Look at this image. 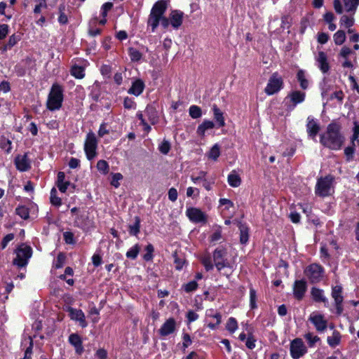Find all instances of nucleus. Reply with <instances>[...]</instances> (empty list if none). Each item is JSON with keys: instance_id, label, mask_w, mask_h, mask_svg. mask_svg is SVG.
<instances>
[{"instance_id": "43", "label": "nucleus", "mask_w": 359, "mask_h": 359, "mask_svg": "<svg viewBox=\"0 0 359 359\" xmlns=\"http://www.w3.org/2000/svg\"><path fill=\"white\" fill-rule=\"evenodd\" d=\"M344 6L348 12L355 11L359 5V0H344Z\"/></svg>"}, {"instance_id": "42", "label": "nucleus", "mask_w": 359, "mask_h": 359, "mask_svg": "<svg viewBox=\"0 0 359 359\" xmlns=\"http://www.w3.org/2000/svg\"><path fill=\"white\" fill-rule=\"evenodd\" d=\"M238 328V323L236 318L231 317L228 319L226 329L231 333H233Z\"/></svg>"}, {"instance_id": "63", "label": "nucleus", "mask_w": 359, "mask_h": 359, "mask_svg": "<svg viewBox=\"0 0 359 359\" xmlns=\"http://www.w3.org/2000/svg\"><path fill=\"white\" fill-rule=\"evenodd\" d=\"M354 128H353V134L351 137V144L353 146H355V141L358 140L359 137V124H358L356 122L354 123Z\"/></svg>"}, {"instance_id": "10", "label": "nucleus", "mask_w": 359, "mask_h": 359, "mask_svg": "<svg viewBox=\"0 0 359 359\" xmlns=\"http://www.w3.org/2000/svg\"><path fill=\"white\" fill-rule=\"evenodd\" d=\"M309 320L313 323L316 330L319 332H323L327 327V320L325 318L324 315L318 312L311 313Z\"/></svg>"}, {"instance_id": "60", "label": "nucleus", "mask_w": 359, "mask_h": 359, "mask_svg": "<svg viewBox=\"0 0 359 359\" xmlns=\"http://www.w3.org/2000/svg\"><path fill=\"white\" fill-rule=\"evenodd\" d=\"M123 106L127 109H131L135 108L136 104L132 98L126 97L123 101Z\"/></svg>"}, {"instance_id": "31", "label": "nucleus", "mask_w": 359, "mask_h": 359, "mask_svg": "<svg viewBox=\"0 0 359 359\" xmlns=\"http://www.w3.org/2000/svg\"><path fill=\"white\" fill-rule=\"evenodd\" d=\"M228 183L232 187H238L241 185V179L235 170H233L228 176Z\"/></svg>"}, {"instance_id": "20", "label": "nucleus", "mask_w": 359, "mask_h": 359, "mask_svg": "<svg viewBox=\"0 0 359 359\" xmlns=\"http://www.w3.org/2000/svg\"><path fill=\"white\" fill-rule=\"evenodd\" d=\"M316 61L318 63V67L323 73H327L330 69V65L327 62V57L325 52L320 51L318 53Z\"/></svg>"}, {"instance_id": "59", "label": "nucleus", "mask_w": 359, "mask_h": 359, "mask_svg": "<svg viewBox=\"0 0 359 359\" xmlns=\"http://www.w3.org/2000/svg\"><path fill=\"white\" fill-rule=\"evenodd\" d=\"M355 152V146L347 147L344 149V154L346 156L347 161H351L353 158V154Z\"/></svg>"}, {"instance_id": "27", "label": "nucleus", "mask_w": 359, "mask_h": 359, "mask_svg": "<svg viewBox=\"0 0 359 359\" xmlns=\"http://www.w3.org/2000/svg\"><path fill=\"white\" fill-rule=\"evenodd\" d=\"M134 219V223L128 225V231L131 236H137L140 231V218L136 216Z\"/></svg>"}, {"instance_id": "39", "label": "nucleus", "mask_w": 359, "mask_h": 359, "mask_svg": "<svg viewBox=\"0 0 359 359\" xmlns=\"http://www.w3.org/2000/svg\"><path fill=\"white\" fill-rule=\"evenodd\" d=\"M128 54L133 62H138L142 58V53L135 48L130 47L128 48Z\"/></svg>"}, {"instance_id": "12", "label": "nucleus", "mask_w": 359, "mask_h": 359, "mask_svg": "<svg viewBox=\"0 0 359 359\" xmlns=\"http://www.w3.org/2000/svg\"><path fill=\"white\" fill-rule=\"evenodd\" d=\"M186 215L190 221L194 223L206 222L207 217L200 209L196 208H189L187 209Z\"/></svg>"}, {"instance_id": "16", "label": "nucleus", "mask_w": 359, "mask_h": 359, "mask_svg": "<svg viewBox=\"0 0 359 359\" xmlns=\"http://www.w3.org/2000/svg\"><path fill=\"white\" fill-rule=\"evenodd\" d=\"M15 164L17 169L21 172L27 171L30 169V161L28 159L27 154L23 156L18 155L15 157Z\"/></svg>"}, {"instance_id": "62", "label": "nucleus", "mask_w": 359, "mask_h": 359, "mask_svg": "<svg viewBox=\"0 0 359 359\" xmlns=\"http://www.w3.org/2000/svg\"><path fill=\"white\" fill-rule=\"evenodd\" d=\"M9 27L8 25L2 24L0 25V40L6 38L8 34Z\"/></svg>"}, {"instance_id": "7", "label": "nucleus", "mask_w": 359, "mask_h": 359, "mask_svg": "<svg viewBox=\"0 0 359 359\" xmlns=\"http://www.w3.org/2000/svg\"><path fill=\"white\" fill-rule=\"evenodd\" d=\"M97 147V140L96 136L93 132L90 131L86 135V139L84 144V151L88 160L90 161L96 156Z\"/></svg>"}, {"instance_id": "34", "label": "nucleus", "mask_w": 359, "mask_h": 359, "mask_svg": "<svg viewBox=\"0 0 359 359\" xmlns=\"http://www.w3.org/2000/svg\"><path fill=\"white\" fill-rule=\"evenodd\" d=\"M342 293V287L341 285H336L332 287V297L334 299L335 302L342 303L343 302V296Z\"/></svg>"}, {"instance_id": "3", "label": "nucleus", "mask_w": 359, "mask_h": 359, "mask_svg": "<svg viewBox=\"0 0 359 359\" xmlns=\"http://www.w3.org/2000/svg\"><path fill=\"white\" fill-rule=\"evenodd\" d=\"M15 253L16 254V257L13 260V264L20 268L25 267L32 255V248L22 243L15 250Z\"/></svg>"}, {"instance_id": "19", "label": "nucleus", "mask_w": 359, "mask_h": 359, "mask_svg": "<svg viewBox=\"0 0 359 359\" xmlns=\"http://www.w3.org/2000/svg\"><path fill=\"white\" fill-rule=\"evenodd\" d=\"M184 13L179 10L172 11L170 14V20L174 29H178L182 24Z\"/></svg>"}, {"instance_id": "49", "label": "nucleus", "mask_w": 359, "mask_h": 359, "mask_svg": "<svg viewBox=\"0 0 359 359\" xmlns=\"http://www.w3.org/2000/svg\"><path fill=\"white\" fill-rule=\"evenodd\" d=\"M97 170L103 174H107L109 172V167L108 163L104 160H100L96 165Z\"/></svg>"}, {"instance_id": "50", "label": "nucleus", "mask_w": 359, "mask_h": 359, "mask_svg": "<svg viewBox=\"0 0 359 359\" xmlns=\"http://www.w3.org/2000/svg\"><path fill=\"white\" fill-rule=\"evenodd\" d=\"M182 287L187 293L195 291L198 287V283L196 280H191L187 284L183 285Z\"/></svg>"}, {"instance_id": "40", "label": "nucleus", "mask_w": 359, "mask_h": 359, "mask_svg": "<svg viewBox=\"0 0 359 359\" xmlns=\"http://www.w3.org/2000/svg\"><path fill=\"white\" fill-rule=\"evenodd\" d=\"M50 203L55 206H60L62 204V200L60 197L57 196V190L53 188L50 191Z\"/></svg>"}, {"instance_id": "25", "label": "nucleus", "mask_w": 359, "mask_h": 359, "mask_svg": "<svg viewBox=\"0 0 359 359\" xmlns=\"http://www.w3.org/2000/svg\"><path fill=\"white\" fill-rule=\"evenodd\" d=\"M323 293L324 292L323 290L315 287H312L311 290V294L312 296V298L316 302H327V299L324 296Z\"/></svg>"}, {"instance_id": "21", "label": "nucleus", "mask_w": 359, "mask_h": 359, "mask_svg": "<svg viewBox=\"0 0 359 359\" xmlns=\"http://www.w3.org/2000/svg\"><path fill=\"white\" fill-rule=\"evenodd\" d=\"M167 6V1L159 0L154 4L151 8V13H152V14H156V15L161 18V16H163L165 12Z\"/></svg>"}, {"instance_id": "47", "label": "nucleus", "mask_w": 359, "mask_h": 359, "mask_svg": "<svg viewBox=\"0 0 359 359\" xmlns=\"http://www.w3.org/2000/svg\"><path fill=\"white\" fill-rule=\"evenodd\" d=\"M220 155L219 146L215 144L210 150L208 157L214 161H216Z\"/></svg>"}, {"instance_id": "6", "label": "nucleus", "mask_w": 359, "mask_h": 359, "mask_svg": "<svg viewBox=\"0 0 359 359\" xmlns=\"http://www.w3.org/2000/svg\"><path fill=\"white\" fill-rule=\"evenodd\" d=\"M304 273L311 283H317L323 278L324 269L320 264H311L306 268Z\"/></svg>"}, {"instance_id": "26", "label": "nucleus", "mask_w": 359, "mask_h": 359, "mask_svg": "<svg viewBox=\"0 0 359 359\" xmlns=\"http://www.w3.org/2000/svg\"><path fill=\"white\" fill-rule=\"evenodd\" d=\"M21 39V36L20 34H12L7 43L1 48V50L2 51H6L7 50H10L15 45L17 44V43Z\"/></svg>"}, {"instance_id": "46", "label": "nucleus", "mask_w": 359, "mask_h": 359, "mask_svg": "<svg viewBox=\"0 0 359 359\" xmlns=\"http://www.w3.org/2000/svg\"><path fill=\"white\" fill-rule=\"evenodd\" d=\"M304 338L307 341L309 347L314 346L315 344L320 341V338L318 336H313V333L308 332L304 334Z\"/></svg>"}, {"instance_id": "58", "label": "nucleus", "mask_w": 359, "mask_h": 359, "mask_svg": "<svg viewBox=\"0 0 359 359\" xmlns=\"http://www.w3.org/2000/svg\"><path fill=\"white\" fill-rule=\"evenodd\" d=\"M121 179H123V175L121 173H114L112 175V180L111 181V184L116 188L118 187L120 185L118 181Z\"/></svg>"}, {"instance_id": "11", "label": "nucleus", "mask_w": 359, "mask_h": 359, "mask_svg": "<svg viewBox=\"0 0 359 359\" xmlns=\"http://www.w3.org/2000/svg\"><path fill=\"white\" fill-rule=\"evenodd\" d=\"M226 255V251L223 248H217L213 252V260L218 271H221L224 267L229 266V263L225 259Z\"/></svg>"}, {"instance_id": "4", "label": "nucleus", "mask_w": 359, "mask_h": 359, "mask_svg": "<svg viewBox=\"0 0 359 359\" xmlns=\"http://www.w3.org/2000/svg\"><path fill=\"white\" fill-rule=\"evenodd\" d=\"M306 97V93L299 90H293L284 99V104L288 111L294 109L298 104L303 102Z\"/></svg>"}, {"instance_id": "33", "label": "nucleus", "mask_w": 359, "mask_h": 359, "mask_svg": "<svg viewBox=\"0 0 359 359\" xmlns=\"http://www.w3.org/2000/svg\"><path fill=\"white\" fill-rule=\"evenodd\" d=\"M297 81L299 82L300 87L303 90H306L308 88L309 81L306 78L305 71H304L303 69H299L297 74Z\"/></svg>"}, {"instance_id": "45", "label": "nucleus", "mask_w": 359, "mask_h": 359, "mask_svg": "<svg viewBox=\"0 0 359 359\" xmlns=\"http://www.w3.org/2000/svg\"><path fill=\"white\" fill-rule=\"evenodd\" d=\"M140 250L139 245H135L126 252V257L131 259H135L139 254Z\"/></svg>"}, {"instance_id": "30", "label": "nucleus", "mask_w": 359, "mask_h": 359, "mask_svg": "<svg viewBox=\"0 0 359 359\" xmlns=\"http://www.w3.org/2000/svg\"><path fill=\"white\" fill-rule=\"evenodd\" d=\"M240 242L241 244H246L249 239V229L245 224H240Z\"/></svg>"}, {"instance_id": "52", "label": "nucleus", "mask_w": 359, "mask_h": 359, "mask_svg": "<svg viewBox=\"0 0 359 359\" xmlns=\"http://www.w3.org/2000/svg\"><path fill=\"white\" fill-rule=\"evenodd\" d=\"M257 294L255 290L250 287V305L252 309L257 308L256 304Z\"/></svg>"}, {"instance_id": "29", "label": "nucleus", "mask_w": 359, "mask_h": 359, "mask_svg": "<svg viewBox=\"0 0 359 359\" xmlns=\"http://www.w3.org/2000/svg\"><path fill=\"white\" fill-rule=\"evenodd\" d=\"M70 72L76 79H81L85 76L84 67L78 65H74L71 68Z\"/></svg>"}, {"instance_id": "28", "label": "nucleus", "mask_w": 359, "mask_h": 359, "mask_svg": "<svg viewBox=\"0 0 359 359\" xmlns=\"http://www.w3.org/2000/svg\"><path fill=\"white\" fill-rule=\"evenodd\" d=\"M327 344L330 346L334 348L339 344L341 341V334L337 330H334L332 335L327 337Z\"/></svg>"}, {"instance_id": "38", "label": "nucleus", "mask_w": 359, "mask_h": 359, "mask_svg": "<svg viewBox=\"0 0 359 359\" xmlns=\"http://www.w3.org/2000/svg\"><path fill=\"white\" fill-rule=\"evenodd\" d=\"M15 213L23 219H27L29 217L28 208L25 205H20L15 209Z\"/></svg>"}, {"instance_id": "61", "label": "nucleus", "mask_w": 359, "mask_h": 359, "mask_svg": "<svg viewBox=\"0 0 359 359\" xmlns=\"http://www.w3.org/2000/svg\"><path fill=\"white\" fill-rule=\"evenodd\" d=\"M341 22L344 24L346 27L349 28L353 25V19L344 15L341 18Z\"/></svg>"}, {"instance_id": "18", "label": "nucleus", "mask_w": 359, "mask_h": 359, "mask_svg": "<svg viewBox=\"0 0 359 359\" xmlns=\"http://www.w3.org/2000/svg\"><path fill=\"white\" fill-rule=\"evenodd\" d=\"M320 130V125L315 121V119L309 116L307 118L306 131L308 135L313 139L316 137Z\"/></svg>"}, {"instance_id": "44", "label": "nucleus", "mask_w": 359, "mask_h": 359, "mask_svg": "<svg viewBox=\"0 0 359 359\" xmlns=\"http://www.w3.org/2000/svg\"><path fill=\"white\" fill-rule=\"evenodd\" d=\"M145 250L147 252L143 256L144 260H145L146 262L152 260L153 257H154L153 253L154 251V248L153 245L151 243H149L145 247Z\"/></svg>"}, {"instance_id": "24", "label": "nucleus", "mask_w": 359, "mask_h": 359, "mask_svg": "<svg viewBox=\"0 0 359 359\" xmlns=\"http://www.w3.org/2000/svg\"><path fill=\"white\" fill-rule=\"evenodd\" d=\"M215 126V124L213 121L204 120L203 123L198 126L196 133L199 136L203 137L206 130L212 129Z\"/></svg>"}, {"instance_id": "56", "label": "nucleus", "mask_w": 359, "mask_h": 359, "mask_svg": "<svg viewBox=\"0 0 359 359\" xmlns=\"http://www.w3.org/2000/svg\"><path fill=\"white\" fill-rule=\"evenodd\" d=\"M14 71L16 73L17 76L19 77L24 76L27 73L25 67L20 62L15 66Z\"/></svg>"}, {"instance_id": "64", "label": "nucleus", "mask_w": 359, "mask_h": 359, "mask_svg": "<svg viewBox=\"0 0 359 359\" xmlns=\"http://www.w3.org/2000/svg\"><path fill=\"white\" fill-rule=\"evenodd\" d=\"M222 238V229L221 227L219 226L215 230V231L210 236V241L215 242L219 241Z\"/></svg>"}, {"instance_id": "5", "label": "nucleus", "mask_w": 359, "mask_h": 359, "mask_svg": "<svg viewBox=\"0 0 359 359\" xmlns=\"http://www.w3.org/2000/svg\"><path fill=\"white\" fill-rule=\"evenodd\" d=\"M283 85L282 77L275 72L270 76L264 92L268 95H272L279 92L283 88Z\"/></svg>"}, {"instance_id": "57", "label": "nucleus", "mask_w": 359, "mask_h": 359, "mask_svg": "<svg viewBox=\"0 0 359 359\" xmlns=\"http://www.w3.org/2000/svg\"><path fill=\"white\" fill-rule=\"evenodd\" d=\"M63 238L67 244H74L76 243L74 233L70 231L64 232Z\"/></svg>"}, {"instance_id": "36", "label": "nucleus", "mask_w": 359, "mask_h": 359, "mask_svg": "<svg viewBox=\"0 0 359 359\" xmlns=\"http://www.w3.org/2000/svg\"><path fill=\"white\" fill-rule=\"evenodd\" d=\"M161 18L156 15V14H152V13H150L148 19V25L151 27L152 32H154L158 26Z\"/></svg>"}, {"instance_id": "15", "label": "nucleus", "mask_w": 359, "mask_h": 359, "mask_svg": "<svg viewBox=\"0 0 359 359\" xmlns=\"http://www.w3.org/2000/svg\"><path fill=\"white\" fill-rule=\"evenodd\" d=\"M68 312L71 319L79 321L82 327H86L87 326L88 323L86 321L84 313L81 309L69 307L68 309Z\"/></svg>"}, {"instance_id": "32", "label": "nucleus", "mask_w": 359, "mask_h": 359, "mask_svg": "<svg viewBox=\"0 0 359 359\" xmlns=\"http://www.w3.org/2000/svg\"><path fill=\"white\" fill-rule=\"evenodd\" d=\"M145 114L148 116L151 124H154L158 119L157 111L154 107L148 105L145 109Z\"/></svg>"}, {"instance_id": "13", "label": "nucleus", "mask_w": 359, "mask_h": 359, "mask_svg": "<svg viewBox=\"0 0 359 359\" xmlns=\"http://www.w3.org/2000/svg\"><path fill=\"white\" fill-rule=\"evenodd\" d=\"M307 290V283L304 279L297 280L293 285V294L296 299L302 300Z\"/></svg>"}, {"instance_id": "9", "label": "nucleus", "mask_w": 359, "mask_h": 359, "mask_svg": "<svg viewBox=\"0 0 359 359\" xmlns=\"http://www.w3.org/2000/svg\"><path fill=\"white\" fill-rule=\"evenodd\" d=\"M290 349L293 359H299L307 352V348L300 338H296L291 341Z\"/></svg>"}, {"instance_id": "23", "label": "nucleus", "mask_w": 359, "mask_h": 359, "mask_svg": "<svg viewBox=\"0 0 359 359\" xmlns=\"http://www.w3.org/2000/svg\"><path fill=\"white\" fill-rule=\"evenodd\" d=\"M212 109L213 111L214 119L217 124V128L224 127L225 126V121L223 112L216 104H213Z\"/></svg>"}, {"instance_id": "55", "label": "nucleus", "mask_w": 359, "mask_h": 359, "mask_svg": "<svg viewBox=\"0 0 359 359\" xmlns=\"http://www.w3.org/2000/svg\"><path fill=\"white\" fill-rule=\"evenodd\" d=\"M292 25V18L289 15H285L281 18V27L289 29Z\"/></svg>"}, {"instance_id": "14", "label": "nucleus", "mask_w": 359, "mask_h": 359, "mask_svg": "<svg viewBox=\"0 0 359 359\" xmlns=\"http://www.w3.org/2000/svg\"><path fill=\"white\" fill-rule=\"evenodd\" d=\"M176 330V321L173 318H168L158 330V333L161 337H166Z\"/></svg>"}, {"instance_id": "54", "label": "nucleus", "mask_w": 359, "mask_h": 359, "mask_svg": "<svg viewBox=\"0 0 359 359\" xmlns=\"http://www.w3.org/2000/svg\"><path fill=\"white\" fill-rule=\"evenodd\" d=\"M66 256L63 252H60L56 258L55 267L56 269H60L63 266L65 262Z\"/></svg>"}, {"instance_id": "35", "label": "nucleus", "mask_w": 359, "mask_h": 359, "mask_svg": "<svg viewBox=\"0 0 359 359\" xmlns=\"http://www.w3.org/2000/svg\"><path fill=\"white\" fill-rule=\"evenodd\" d=\"M20 62L25 67L26 71H29V74L32 69H35L36 61L31 57H27L24 60H22Z\"/></svg>"}, {"instance_id": "8", "label": "nucleus", "mask_w": 359, "mask_h": 359, "mask_svg": "<svg viewBox=\"0 0 359 359\" xmlns=\"http://www.w3.org/2000/svg\"><path fill=\"white\" fill-rule=\"evenodd\" d=\"M332 180V178L330 176L319 179L316 186V194L321 197L330 195Z\"/></svg>"}, {"instance_id": "37", "label": "nucleus", "mask_w": 359, "mask_h": 359, "mask_svg": "<svg viewBox=\"0 0 359 359\" xmlns=\"http://www.w3.org/2000/svg\"><path fill=\"white\" fill-rule=\"evenodd\" d=\"M189 116L192 118H198L202 116V109L197 105H191L189 109Z\"/></svg>"}, {"instance_id": "22", "label": "nucleus", "mask_w": 359, "mask_h": 359, "mask_svg": "<svg viewBox=\"0 0 359 359\" xmlns=\"http://www.w3.org/2000/svg\"><path fill=\"white\" fill-rule=\"evenodd\" d=\"M144 86V83L141 79H137L133 82L131 87L128 90V93L129 94L138 96L143 92Z\"/></svg>"}, {"instance_id": "48", "label": "nucleus", "mask_w": 359, "mask_h": 359, "mask_svg": "<svg viewBox=\"0 0 359 359\" xmlns=\"http://www.w3.org/2000/svg\"><path fill=\"white\" fill-rule=\"evenodd\" d=\"M171 148L170 143L168 140H163V142L158 146V150L160 152L164 155H166L169 153Z\"/></svg>"}, {"instance_id": "53", "label": "nucleus", "mask_w": 359, "mask_h": 359, "mask_svg": "<svg viewBox=\"0 0 359 359\" xmlns=\"http://www.w3.org/2000/svg\"><path fill=\"white\" fill-rule=\"evenodd\" d=\"M201 262L207 271H211L214 267L210 255L203 257Z\"/></svg>"}, {"instance_id": "2", "label": "nucleus", "mask_w": 359, "mask_h": 359, "mask_svg": "<svg viewBox=\"0 0 359 359\" xmlns=\"http://www.w3.org/2000/svg\"><path fill=\"white\" fill-rule=\"evenodd\" d=\"M63 102V89L57 83H54L48 94L47 108L50 111L58 110L61 108Z\"/></svg>"}, {"instance_id": "1", "label": "nucleus", "mask_w": 359, "mask_h": 359, "mask_svg": "<svg viewBox=\"0 0 359 359\" xmlns=\"http://www.w3.org/2000/svg\"><path fill=\"white\" fill-rule=\"evenodd\" d=\"M341 130V125L336 121L328 124L326 131L320 136V144L331 150L340 149L345 141Z\"/></svg>"}, {"instance_id": "41", "label": "nucleus", "mask_w": 359, "mask_h": 359, "mask_svg": "<svg viewBox=\"0 0 359 359\" xmlns=\"http://www.w3.org/2000/svg\"><path fill=\"white\" fill-rule=\"evenodd\" d=\"M346 40V34L342 30L337 31L334 34V41L337 45H341Z\"/></svg>"}, {"instance_id": "51", "label": "nucleus", "mask_w": 359, "mask_h": 359, "mask_svg": "<svg viewBox=\"0 0 359 359\" xmlns=\"http://www.w3.org/2000/svg\"><path fill=\"white\" fill-rule=\"evenodd\" d=\"M12 142L11 140L2 138L0 140V147L4 149L7 153H10L12 149Z\"/></svg>"}, {"instance_id": "17", "label": "nucleus", "mask_w": 359, "mask_h": 359, "mask_svg": "<svg viewBox=\"0 0 359 359\" xmlns=\"http://www.w3.org/2000/svg\"><path fill=\"white\" fill-rule=\"evenodd\" d=\"M69 342L72 345L78 355H81L84 351L81 337L76 334H71L69 337Z\"/></svg>"}]
</instances>
